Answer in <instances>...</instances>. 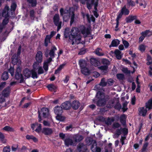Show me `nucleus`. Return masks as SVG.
Listing matches in <instances>:
<instances>
[{"label":"nucleus","mask_w":152,"mask_h":152,"mask_svg":"<svg viewBox=\"0 0 152 152\" xmlns=\"http://www.w3.org/2000/svg\"><path fill=\"white\" fill-rule=\"evenodd\" d=\"M85 36H87L89 34V29L83 26H81L78 28H72L70 31V34L69 35V29L67 28L65 29L64 35L65 38L69 37V39L72 41V45L74 44L75 43L78 44L81 41V36L80 34V32Z\"/></svg>","instance_id":"nucleus-1"},{"label":"nucleus","mask_w":152,"mask_h":152,"mask_svg":"<svg viewBox=\"0 0 152 152\" xmlns=\"http://www.w3.org/2000/svg\"><path fill=\"white\" fill-rule=\"evenodd\" d=\"M60 14L63 16V20L66 22L68 21L69 18H70V24L71 25L75 20V14L73 8H70L69 10H64L63 9L61 8L60 10Z\"/></svg>","instance_id":"nucleus-2"},{"label":"nucleus","mask_w":152,"mask_h":152,"mask_svg":"<svg viewBox=\"0 0 152 152\" xmlns=\"http://www.w3.org/2000/svg\"><path fill=\"white\" fill-rule=\"evenodd\" d=\"M10 91V88L8 87L3 90L1 94H0V107L6 106L5 105H2V104L5 101L4 98L9 95Z\"/></svg>","instance_id":"nucleus-3"},{"label":"nucleus","mask_w":152,"mask_h":152,"mask_svg":"<svg viewBox=\"0 0 152 152\" xmlns=\"http://www.w3.org/2000/svg\"><path fill=\"white\" fill-rule=\"evenodd\" d=\"M98 4V0H89L87 1V7L89 10H90L92 6L94 5V9L95 11H96L97 10L96 7ZM94 15L96 18L98 17V15L96 11H94Z\"/></svg>","instance_id":"nucleus-4"},{"label":"nucleus","mask_w":152,"mask_h":152,"mask_svg":"<svg viewBox=\"0 0 152 152\" xmlns=\"http://www.w3.org/2000/svg\"><path fill=\"white\" fill-rule=\"evenodd\" d=\"M96 96L99 99L98 101L97 105L98 106H101L104 105L106 103V100L104 98V94L103 92L99 91L96 94Z\"/></svg>","instance_id":"nucleus-5"},{"label":"nucleus","mask_w":152,"mask_h":152,"mask_svg":"<svg viewBox=\"0 0 152 152\" xmlns=\"http://www.w3.org/2000/svg\"><path fill=\"white\" fill-rule=\"evenodd\" d=\"M38 121L40 122L42 120L40 115H41L44 118H50V116L49 114V110L46 108H43L41 110L40 112L39 111Z\"/></svg>","instance_id":"nucleus-6"},{"label":"nucleus","mask_w":152,"mask_h":152,"mask_svg":"<svg viewBox=\"0 0 152 152\" xmlns=\"http://www.w3.org/2000/svg\"><path fill=\"white\" fill-rule=\"evenodd\" d=\"M43 54L41 51H39L37 52L35 56V60L36 62H34L33 64V66L34 67H37L39 66V64L41 63L42 60Z\"/></svg>","instance_id":"nucleus-7"},{"label":"nucleus","mask_w":152,"mask_h":152,"mask_svg":"<svg viewBox=\"0 0 152 152\" xmlns=\"http://www.w3.org/2000/svg\"><path fill=\"white\" fill-rule=\"evenodd\" d=\"M9 10V6L7 5L6 6L2 14V16L5 18V19L3 20L2 22V23L4 25H6L8 22V20L7 18L9 16L8 12Z\"/></svg>","instance_id":"nucleus-8"},{"label":"nucleus","mask_w":152,"mask_h":152,"mask_svg":"<svg viewBox=\"0 0 152 152\" xmlns=\"http://www.w3.org/2000/svg\"><path fill=\"white\" fill-rule=\"evenodd\" d=\"M16 79L20 80V82L22 83L24 81V79L21 73V67L20 66L17 67L15 75Z\"/></svg>","instance_id":"nucleus-9"},{"label":"nucleus","mask_w":152,"mask_h":152,"mask_svg":"<svg viewBox=\"0 0 152 152\" xmlns=\"http://www.w3.org/2000/svg\"><path fill=\"white\" fill-rule=\"evenodd\" d=\"M54 24L58 26L57 31H58L61 28L62 22L59 21V16L58 14H56L53 18Z\"/></svg>","instance_id":"nucleus-10"},{"label":"nucleus","mask_w":152,"mask_h":152,"mask_svg":"<svg viewBox=\"0 0 152 152\" xmlns=\"http://www.w3.org/2000/svg\"><path fill=\"white\" fill-rule=\"evenodd\" d=\"M31 128L33 130L38 133H39L42 131V125L41 124L35 123L32 124L31 125Z\"/></svg>","instance_id":"nucleus-11"},{"label":"nucleus","mask_w":152,"mask_h":152,"mask_svg":"<svg viewBox=\"0 0 152 152\" xmlns=\"http://www.w3.org/2000/svg\"><path fill=\"white\" fill-rule=\"evenodd\" d=\"M129 10L126 8V5L122 8L120 12L118 14L117 16V17L118 18H120L122 16V15H126L129 14Z\"/></svg>","instance_id":"nucleus-12"},{"label":"nucleus","mask_w":152,"mask_h":152,"mask_svg":"<svg viewBox=\"0 0 152 152\" xmlns=\"http://www.w3.org/2000/svg\"><path fill=\"white\" fill-rule=\"evenodd\" d=\"M141 34L142 36L139 38V42H142L145 37L147 36L149 37L151 35L152 33L149 30H146L142 32Z\"/></svg>","instance_id":"nucleus-13"},{"label":"nucleus","mask_w":152,"mask_h":152,"mask_svg":"<svg viewBox=\"0 0 152 152\" xmlns=\"http://www.w3.org/2000/svg\"><path fill=\"white\" fill-rule=\"evenodd\" d=\"M128 133V129L126 128L118 129L116 131V134L118 136L123 134L124 135H126Z\"/></svg>","instance_id":"nucleus-14"},{"label":"nucleus","mask_w":152,"mask_h":152,"mask_svg":"<svg viewBox=\"0 0 152 152\" xmlns=\"http://www.w3.org/2000/svg\"><path fill=\"white\" fill-rule=\"evenodd\" d=\"M12 62L14 65L17 64L18 66H20L21 64V61L18 58L17 55L15 54L13 55L12 57Z\"/></svg>","instance_id":"nucleus-15"},{"label":"nucleus","mask_w":152,"mask_h":152,"mask_svg":"<svg viewBox=\"0 0 152 152\" xmlns=\"http://www.w3.org/2000/svg\"><path fill=\"white\" fill-rule=\"evenodd\" d=\"M42 133L46 135H50L53 132V131L51 128L44 127L42 129Z\"/></svg>","instance_id":"nucleus-16"},{"label":"nucleus","mask_w":152,"mask_h":152,"mask_svg":"<svg viewBox=\"0 0 152 152\" xmlns=\"http://www.w3.org/2000/svg\"><path fill=\"white\" fill-rule=\"evenodd\" d=\"M79 64L81 69H82V70L83 72L85 74L86 73L84 71V68L88 67V65L87 64L86 61L84 60L81 59L79 61Z\"/></svg>","instance_id":"nucleus-17"},{"label":"nucleus","mask_w":152,"mask_h":152,"mask_svg":"<svg viewBox=\"0 0 152 152\" xmlns=\"http://www.w3.org/2000/svg\"><path fill=\"white\" fill-rule=\"evenodd\" d=\"M93 144L91 148L92 151L93 152H100L101 149L100 148L97 147V144L95 141H92Z\"/></svg>","instance_id":"nucleus-18"},{"label":"nucleus","mask_w":152,"mask_h":152,"mask_svg":"<svg viewBox=\"0 0 152 152\" xmlns=\"http://www.w3.org/2000/svg\"><path fill=\"white\" fill-rule=\"evenodd\" d=\"M72 138L74 140L75 145H76L77 142L80 141L83 139L82 136L78 134L73 135Z\"/></svg>","instance_id":"nucleus-19"},{"label":"nucleus","mask_w":152,"mask_h":152,"mask_svg":"<svg viewBox=\"0 0 152 152\" xmlns=\"http://www.w3.org/2000/svg\"><path fill=\"white\" fill-rule=\"evenodd\" d=\"M64 142L65 145L67 146L69 145H75L74 141L69 138V137H66L64 140Z\"/></svg>","instance_id":"nucleus-20"},{"label":"nucleus","mask_w":152,"mask_h":152,"mask_svg":"<svg viewBox=\"0 0 152 152\" xmlns=\"http://www.w3.org/2000/svg\"><path fill=\"white\" fill-rule=\"evenodd\" d=\"M71 104L70 102H66L63 103L61 106L62 109L67 110L69 109L71 107Z\"/></svg>","instance_id":"nucleus-21"},{"label":"nucleus","mask_w":152,"mask_h":152,"mask_svg":"<svg viewBox=\"0 0 152 152\" xmlns=\"http://www.w3.org/2000/svg\"><path fill=\"white\" fill-rule=\"evenodd\" d=\"M87 150L86 146L84 145L83 143H80L77 146V150L79 151L84 152Z\"/></svg>","instance_id":"nucleus-22"},{"label":"nucleus","mask_w":152,"mask_h":152,"mask_svg":"<svg viewBox=\"0 0 152 152\" xmlns=\"http://www.w3.org/2000/svg\"><path fill=\"white\" fill-rule=\"evenodd\" d=\"M139 114L140 115L145 116L146 115L147 110L144 107H140L138 109Z\"/></svg>","instance_id":"nucleus-23"},{"label":"nucleus","mask_w":152,"mask_h":152,"mask_svg":"<svg viewBox=\"0 0 152 152\" xmlns=\"http://www.w3.org/2000/svg\"><path fill=\"white\" fill-rule=\"evenodd\" d=\"M82 14L84 18H87L88 22L90 23L91 20L93 21H94L95 20L94 18L92 16L90 18L89 15L88 14H85L83 12H82Z\"/></svg>","instance_id":"nucleus-24"},{"label":"nucleus","mask_w":152,"mask_h":152,"mask_svg":"<svg viewBox=\"0 0 152 152\" xmlns=\"http://www.w3.org/2000/svg\"><path fill=\"white\" fill-rule=\"evenodd\" d=\"M150 90L152 91V86L150 87ZM145 106L146 108H148V109L150 110L152 108V98L149 99L148 102L146 103Z\"/></svg>","instance_id":"nucleus-25"},{"label":"nucleus","mask_w":152,"mask_h":152,"mask_svg":"<svg viewBox=\"0 0 152 152\" xmlns=\"http://www.w3.org/2000/svg\"><path fill=\"white\" fill-rule=\"evenodd\" d=\"M91 64L95 66H98L100 64L99 61L97 59L94 58H91L90 60Z\"/></svg>","instance_id":"nucleus-26"},{"label":"nucleus","mask_w":152,"mask_h":152,"mask_svg":"<svg viewBox=\"0 0 152 152\" xmlns=\"http://www.w3.org/2000/svg\"><path fill=\"white\" fill-rule=\"evenodd\" d=\"M120 41L118 39H114L113 40L110 45V48L111 47H116L118 46L120 44Z\"/></svg>","instance_id":"nucleus-27"},{"label":"nucleus","mask_w":152,"mask_h":152,"mask_svg":"<svg viewBox=\"0 0 152 152\" xmlns=\"http://www.w3.org/2000/svg\"><path fill=\"white\" fill-rule=\"evenodd\" d=\"M54 112L57 115L61 114L62 113V108L61 107L57 106L55 107L54 108Z\"/></svg>","instance_id":"nucleus-28"},{"label":"nucleus","mask_w":152,"mask_h":152,"mask_svg":"<svg viewBox=\"0 0 152 152\" xmlns=\"http://www.w3.org/2000/svg\"><path fill=\"white\" fill-rule=\"evenodd\" d=\"M114 53L117 59H121L123 54H121V51L118 49H116L115 50Z\"/></svg>","instance_id":"nucleus-29"},{"label":"nucleus","mask_w":152,"mask_h":152,"mask_svg":"<svg viewBox=\"0 0 152 152\" xmlns=\"http://www.w3.org/2000/svg\"><path fill=\"white\" fill-rule=\"evenodd\" d=\"M57 50L55 46H53L50 50L49 54L50 57L53 58L54 57L55 51Z\"/></svg>","instance_id":"nucleus-30"},{"label":"nucleus","mask_w":152,"mask_h":152,"mask_svg":"<svg viewBox=\"0 0 152 152\" xmlns=\"http://www.w3.org/2000/svg\"><path fill=\"white\" fill-rule=\"evenodd\" d=\"M47 87L48 89L50 91H53L55 92L56 91L57 88L56 86L53 84H50L48 85Z\"/></svg>","instance_id":"nucleus-31"},{"label":"nucleus","mask_w":152,"mask_h":152,"mask_svg":"<svg viewBox=\"0 0 152 152\" xmlns=\"http://www.w3.org/2000/svg\"><path fill=\"white\" fill-rule=\"evenodd\" d=\"M80 106V103L78 101H73L72 104V107L75 110L77 109Z\"/></svg>","instance_id":"nucleus-32"},{"label":"nucleus","mask_w":152,"mask_h":152,"mask_svg":"<svg viewBox=\"0 0 152 152\" xmlns=\"http://www.w3.org/2000/svg\"><path fill=\"white\" fill-rule=\"evenodd\" d=\"M136 18L137 16H136L129 15L126 18V20L127 22L131 23Z\"/></svg>","instance_id":"nucleus-33"},{"label":"nucleus","mask_w":152,"mask_h":152,"mask_svg":"<svg viewBox=\"0 0 152 152\" xmlns=\"http://www.w3.org/2000/svg\"><path fill=\"white\" fill-rule=\"evenodd\" d=\"M37 67H34L33 66V69L31 71V74H32V77L33 78L37 77V74L36 71Z\"/></svg>","instance_id":"nucleus-34"},{"label":"nucleus","mask_w":152,"mask_h":152,"mask_svg":"<svg viewBox=\"0 0 152 152\" xmlns=\"http://www.w3.org/2000/svg\"><path fill=\"white\" fill-rule=\"evenodd\" d=\"M23 74L26 77L28 78L31 76V71L28 69H26L23 72Z\"/></svg>","instance_id":"nucleus-35"},{"label":"nucleus","mask_w":152,"mask_h":152,"mask_svg":"<svg viewBox=\"0 0 152 152\" xmlns=\"http://www.w3.org/2000/svg\"><path fill=\"white\" fill-rule=\"evenodd\" d=\"M95 52L96 54L99 56H102L104 55V53L102 52V49L99 48L96 49Z\"/></svg>","instance_id":"nucleus-36"},{"label":"nucleus","mask_w":152,"mask_h":152,"mask_svg":"<svg viewBox=\"0 0 152 152\" xmlns=\"http://www.w3.org/2000/svg\"><path fill=\"white\" fill-rule=\"evenodd\" d=\"M126 118V116L124 114L122 115L120 117V121L123 125L125 124Z\"/></svg>","instance_id":"nucleus-37"},{"label":"nucleus","mask_w":152,"mask_h":152,"mask_svg":"<svg viewBox=\"0 0 152 152\" xmlns=\"http://www.w3.org/2000/svg\"><path fill=\"white\" fill-rule=\"evenodd\" d=\"M99 68L102 70V72L104 74L107 72L108 66L107 65L101 66Z\"/></svg>","instance_id":"nucleus-38"},{"label":"nucleus","mask_w":152,"mask_h":152,"mask_svg":"<svg viewBox=\"0 0 152 152\" xmlns=\"http://www.w3.org/2000/svg\"><path fill=\"white\" fill-rule=\"evenodd\" d=\"M27 1L29 3L30 5L33 7L36 6L37 4L36 0H27Z\"/></svg>","instance_id":"nucleus-39"},{"label":"nucleus","mask_w":152,"mask_h":152,"mask_svg":"<svg viewBox=\"0 0 152 152\" xmlns=\"http://www.w3.org/2000/svg\"><path fill=\"white\" fill-rule=\"evenodd\" d=\"M9 77L8 73L7 72H4L2 74L1 76V78L4 80H7Z\"/></svg>","instance_id":"nucleus-40"},{"label":"nucleus","mask_w":152,"mask_h":152,"mask_svg":"<svg viewBox=\"0 0 152 152\" xmlns=\"http://www.w3.org/2000/svg\"><path fill=\"white\" fill-rule=\"evenodd\" d=\"M51 39L49 35H47L46 36V38L45 39V45L46 46H47L48 44L50 42V40Z\"/></svg>","instance_id":"nucleus-41"},{"label":"nucleus","mask_w":152,"mask_h":152,"mask_svg":"<svg viewBox=\"0 0 152 152\" xmlns=\"http://www.w3.org/2000/svg\"><path fill=\"white\" fill-rule=\"evenodd\" d=\"M0 140L3 143H5L6 142L7 140L4 139V136L3 134L0 132Z\"/></svg>","instance_id":"nucleus-42"},{"label":"nucleus","mask_w":152,"mask_h":152,"mask_svg":"<svg viewBox=\"0 0 152 152\" xmlns=\"http://www.w3.org/2000/svg\"><path fill=\"white\" fill-rule=\"evenodd\" d=\"M3 129L4 130L9 132H13L14 129L12 127L8 126H6L3 128Z\"/></svg>","instance_id":"nucleus-43"},{"label":"nucleus","mask_w":152,"mask_h":152,"mask_svg":"<svg viewBox=\"0 0 152 152\" xmlns=\"http://www.w3.org/2000/svg\"><path fill=\"white\" fill-rule=\"evenodd\" d=\"M138 76H137V78H136V82L137 83V89H136V91L137 92L139 93L140 92V83L138 81Z\"/></svg>","instance_id":"nucleus-44"},{"label":"nucleus","mask_w":152,"mask_h":152,"mask_svg":"<svg viewBox=\"0 0 152 152\" xmlns=\"http://www.w3.org/2000/svg\"><path fill=\"white\" fill-rule=\"evenodd\" d=\"M56 118L57 120L61 121H63L65 120V118L64 116L61 115L60 114L57 115L56 116Z\"/></svg>","instance_id":"nucleus-45"},{"label":"nucleus","mask_w":152,"mask_h":152,"mask_svg":"<svg viewBox=\"0 0 152 152\" xmlns=\"http://www.w3.org/2000/svg\"><path fill=\"white\" fill-rule=\"evenodd\" d=\"M114 121L113 118H108L107 120L105 121V124L107 125H110L111 124L112 122Z\"/></svg>","instance_id":"nucleus-46"},{"label":"nucleus","mask_w":152,"mask_h":152,"mask_svg":"<svg viewBox=\"0 0 152 152\" xmlns=\"http://www.w3.org/2000/svg\"><path fill=\"white\" fill-rule=\"evenodd\" d=\"M64 64H63L60 65L59 66L58 68L57 69H56L55 72V74H57L59 73L60 72L61 70L64 67Z\"/></svg>","instance_id":"nucleus-47"},{"label":"nucleus","mask_w":152,"mask_h":152,"mask_svg":"<svg viewBox=\"0 0 152 152\" xmlns=\"http://www.w3.org/2000/svg\"><path fill=\"white\" fill-rule=\"evenodd\" d=\"M84 68V72H85L86 73L85 74L84 73H83L82 70V69H81V72L82 73L85 75H88L90 74V71L88 68V67H85Z\"/></svg>","instance_id":"nucleus-48"},{"label":"nucleus","mask_w":152,"mask_h":152,"mask_svg":"<svg viewBox=\"0 0 152 152\" xmlns=\"http://www.w3.org/2000/svg\"><path fill=\"white\" fill-rule=\"evenodd\" d=\"M122 41L125 48H128L129 45V43L123 39L122 40Z\"/></svg>","instance_id":"nucleus-49"},{"label":"nucleus","mask_w":152,"mask_h":152,"mask_svg":"<svg viewBox=\"0 0 152 152\" xmlns=\"http://www.w3.org/2000/svg\"><path fill=\"white\" fill-rule=\"evenodd\" d=\"M107 84V83L105 81V79L104 78H102L100 83V85L102 86H105Z\"/></svg>","instance_id":"nucleus-50"},{"label":"nucleus","mask_w":152,"mask_h":152,"mask_svg":"<svg viewBox=\"0 0 152 152\" xmlns=\"http://www.w3.org/2000/svg\"><path fill=\"white\" fill-rule=\"evenodd\" d=\"M145 45L142 44L139 46V49L140 51L143 52L145 50Z\"/></svg>","instance_id":"nucleus-51"},{"label":"nucleus","mask_w":152,"mask_h":152,"mask_svg":"<svg viewBox=\"0 0 152 152\" xmlns=\"http://www.w3.org/2000/svg\"><path fill=\"white\" fill-rule=\"evenodd\" d=\"M16 7V4L15 3H12L11 7V11L14 12Z\"/></svg>","instance_id":"nucleus-52"},{"label":"nucleus","mask_w":152,"mask_h":152,"mask_svg":"<svg viewBox=\"0 0 152 152\" xmlns=\"http://www.w3.org/2000/svg\"><path fill=\"white\" fill-rule=\"evenodd\" d=\"M147 59L148 61V62L147 63V65H150L152 64V60L151 56L148 55V56Z\"/></svg>","instance_id":"nucleus-53"},{"label":"nucleus","mask_w":152,"mask_h":152,"mask_svg":"<svg viewBox=\"0 0 152 152\" xmlns=\"http://www.w3.org/2000/svg\"><path fill=\"white\" fill-rule=\"evenodd\" d=\"M30 17L32 19L34 20L35 17L34 11V10H31L30 11Z\"/></svg>","instance_id":"nucleus-54"},{"label":"nucleus","mask_w":152,"mask_h":152,"mask_svg":"<svg viewBox=\"0 0 152 152\" xmlns=\"http://www.w3.org/2000/svg\"><path fill=\"white\" fill-rule=\"evenodd\" d=\"M38 67V73L39 74H42L43 73L44 71L43 70L41 66H37Z\"/></svg>","instance_id":"nucleus-55"},{"label":"nucleus","mask_w":152,"mask_h":152,"mask_svg":"<svg viewBox=\"0 0 152 152\" xmlns=\"http://www.w3.org/2000/svg\"><path fill=\"white\" fill-rule=\"evenodd\" d=\"M10 149L9 146H7L3 149V152H10Z\"/></svg>","instance_id":"nucleus-56"},{"label":"nucleus","mask_w":152,"mask_h":152,"mask_svg":"<svg viewBox=\"0 0 152 152\" xmlns=\"http://www.w3.org/2000/svg\"><path fill=\"white\" fill-rule=\"evenodd\" d=\"M102 61L103 64H105V65H107V66L110 64L109 61L105 59H102Z\"/></svg>","instance_id":"nucleus-57"},{"label":"nucleus","mask_w":152,"mask_h":152,"mask_svg":"<svg viewBox=\"0 0 152 152\" xmlns=\"http://www.w3.org/2000/svg\"><path fill=\"white\" fill-rule=\"evenodd\" d=\"M18 145L17 144L13 145L12 147V151H15L18 149Z\"/></svg>","instance_id":"nucleus-58"},{"label":"nucleus","mask_w":152,"mask_h":152,"mask_svg":"<svg viewBox=\"0 0 152 152\" xmlns=\"http://www.w3.org/2000/svg\"><path fill=\"white\" fill-rule=\"evenodd\" d=\"M121 125L118 123H114L113 124L114 129L118 128L120 127Z\"/></svg>","instance_id":"nucleus-59"},{"label":"nucleus","mask_w":152,"mask_h":152,"mask_svg":"<svg viewBox=\"0 0 152 152\" xmlns=\"http://www.w3.org/2000/svg\"><path fill=\"white\" fill-rule=\"evenodd\" d=\"M9 72L11 74V76H13L14 74V68L13 67H11L9 69Z\"/></svg>","instance_id":"nucleus-60"},{"label":"nucleus","mask_w":152,"mask_h":152,"mask_svg":"<svg viewBox=\"0 0 152 152\" xmlns=\"http://www.w3.org/2000/svg\"><path fill=\"white\" fill-rule=\"evenodd\" d=\"M117 78L119 80H122L124 78V75L122 74H119L117 75Z\"/></svg>","instance_id":"nucleus-61"},{"label":"nucleus","mask_w":152,"mask_h":152,"mask_svg":"<svg viewBox=\"0 0 152 152\" xmlns=\"http://www.w3.org/2000/svg\"><path fill=\"white\" fill-rule=\"evenodd\" d=\"M122 71L126 73H130V71L128 70L126 68H123L122 69Z\"/></svg>","instance_id":"nucleus-62"},{"label":"nucleus","mask_w":152,"mask_h":152,"mask_svg":"<svg viewBox=\"0 0 152 152\" xmlns=\"http://www.w3.org/2000/svg\"><path fill=\"white\" fill-rule=\"evenodd\" d=\"M48 64H46V63H44L43 67L45 70L47 71L48 70Z\"/></svg>","instance_id":"nucleus-63"},{"label":"nucleus","mask_w":152,"mask_h":152,"mask_svg":"<svg viewBox=\"0 0 152 152\" xmlns=\"http://www.w3.org/2000/svg\"><path fill=\"white\" fill-rule=\"evenodd\" d=\"M126 138V136L124 135V136H121L120 140L122 143V145H123L124 144V140H125Z\"/></svg>","instance_id":"nucleus-64"}]
</instances>
